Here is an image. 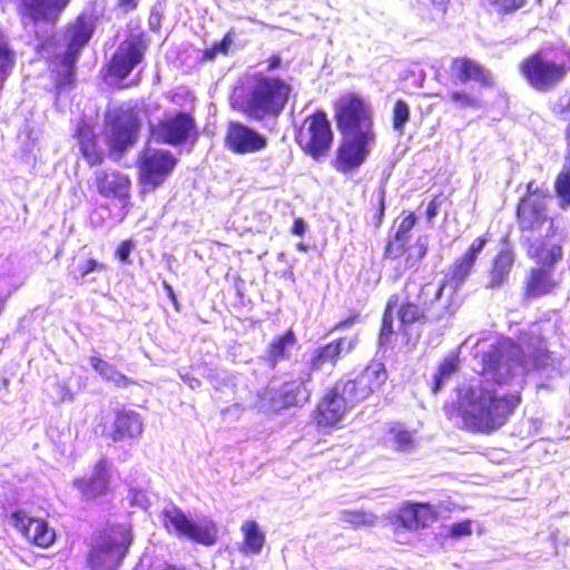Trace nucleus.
I'll return each mask as SVG.
<instances>
[{
  "mask_svg": "<svg viewBox=\"0 0 570 570\" xmlns=\"http://www.w3.org/2000/svg\"><path fill=\"white\" fill-rule=\"evenodd\" d=\"M546 342L533 325L515 344L507 337H491L480 355V377L458 389L456 405L448 411L471 431L491 432L501 428L519 405L528 371L548 365Z\"/></svg>",
  "mask_w": 570,
  "mask_h": 570,
  "instance_id": "obj_1",
  "label": "nucleus"
},
{
  "mask_svg": "<svg viewBox=\"0 0 570 570\" xmlns=\"http://www.w3.org/2000/svg\"><path fill=\"white\" fill-rule=\"evenodd\" d=\"M291 85L263 70L246 73L235 88L233 104L243 114L255 120L278 116L285 108Z\"/></svg>",
  "mask_w": 570,
  "mask_h": 570,
  "instance_id": "obj_2",
  "label": "nucleus"
},
{
  "mask_svg": "<svg viewBox=\"0 0 570 570\" xmlns=\"http://www.w3.org/2000/svg\"><path fill=\"white\" fill-rule=\"evenodd\" d=\"M488 242L489 237L487 235L475 238L466 252L454 261L444 282L424 285L421 291L424 304L439 299L446 288H449L450 295L454 294L471 274L478 256Z\"/></svg>",
  "mask_w": 570,
  "mask_h": 570,
  "instance_id": "obj_3",
  "label": "nucleus"
},
{
  "mask_svg": "<svg viewBox=\"0 0 570 570\" xmlns=\"http://www.w3.org/2000/svg\"><path fill=\"white\" fill-rule=\"evenodd\" d=\"M96 28V18L92 13L82 12L76 21L69 24L66 33L67 49L62 56H57L55 63L61 67L57 79V86L63 87L73 79V66L78 53L90 40Z\"/></svg>",
  "mask_w": 570,
  "mask_h": 570,
  "instance_id": "obj_4",
  "label": "nucleus"
},
{
  "mask_svg": "<svg viewBox=\"0 0 570 570\" xmlns=\"http://www.w3.org/2000/svg\"><path fill=\"white\" fill-rule=\"evenodd\" d=\"M131 543L130 527L120 524L106 532L92 548L88 562L91 570H116Z\"/></svg>",
  "mask_w": 570,
  "mask_h": 570,
  "instance_id": "obj_5",
  "label": "nucleus"
},
{
  "mask_svg": "<svg viewBox=\"0 0 570 570\" xmlns=\"http://www.w3.org/2000/svg\"><path fill=\"white\" fill-rule=\"evenodd\" d=\"M161 521L169 533L179 538L189 539L205 546H212L216 541L217 527L210 519L199 518L194 520L176 505L163 510Z\"/></svg>",
  "mask_w": 570,
  "mask_h": 570,
  "instance_id": "obj_6",
  "label": "nucleus"
},
{
  "mask_svg": "<svg viewBox=\"0 0 570 570\" xmlns=\"http://www.w3.org/2000/svg\"><path fill=\"white\" fill-rule=\"evenodd\" d=\"M337 127L343 134L374 132L373 110L366 101L353 94L338 99L335 108Z\"/></svg>",
  "mask_w": 570,
  "mask_h": 570,
  "instance_id": "obj_7",
  "label": "nucleus"
},
{
  "mask_svg": "<svg viewBox=\"0 0 570 570\" xmlns=\"http://www.w3.org/2000/svg\"><path fill=\"white\" fill-rule=\"evenodd\" d=\"M568 59V62H558L539 52L521 65V72L537 89H547L559 82L570 69V55Z\"/></svg>",
  "mask_w": 570,
  "mask_h": 570,
  "instance_id": "obj_8",
  "label": "nucleus"
},
{
  "mask_svg": "<svg viewBox=\"0 0 570 570\" xmlns=\"http://www.w3.org/2000/svg\"><path fill=\"white\" fill-rule=\"evenodd\" d=\"M296 139L298 145L314 159L324 156L333 140V134L326 115L318 111L306 118Z\"/></svg>",
  "mask_w": 570,
  "mask_h": 570,
  "instance_id": "obj_9",
  "label": "nucleus"
},
{
  "mask_svg": "<svg viewBox=\"0 0 570 570\" xmlns=\"http://www.w3.org/2000/svg\"><path fill=\"white\" fill-rule=\"evenodd\" d=\"M105 121L107 142L112 151H122L136 141L140 124L132 111L108 110Z\"/></svg>",
  "mask_w": 570,
  "mask_h": 570,
  "instance_id": "obj_10",
  "label": "nucleus"
},
{
  "mask_svg": "<svg viewBox=\"0 0 570 570\" xmlns=\"http://www.w3.org/2000/svg\"><path fill=\"white\" fill-rule=\"evenodd\" d=\"M176 157L168 150L146 148L139 157L140 183L146 188L155 189L173 173Z\"/></svg>",
  "mask_w": 570,
  "mask_h": 570,
  "instance_id": "obj_11",
  "label": "nucleus"
},
{
  "mask_svg": "<svg viewBox=\"0 0 570 570\" xmlns=\"http://www.w3.org/2000/svg\"><path fill=\"white\" fill-rule=\"evenodd\" d=\"M386 380L385 366L380 362H371L355 379L341 380L337 384L348 396V401L355 404L379 392Z\"/></svg>",
  "mask_w": 570,
  "mask_h": 570,
  "instance_id": "obj_12",
  "label": "nucleus"
},
{
  "mask_svg": "<svg viewBox=\"0 0 570 570\" xmlns=\"http://www.w3.org/2000/svg\"><path fill=\"white\" fill-rule=\"evenodd\" d=\"M375 138V132L368 131L367 134L357 135L344 134L335 159L336 169L346 173L358 168L370 155Z\"/></svg>",
  "mask_w": 570,
  "mask_h": 570,
  "instance_id": "obj_13",
  "label": "nucleus"
},
{
  "mask_svg": "<svg viewBox=\"0 0 570 570\" xmlns=\"http://www.w3.org/2000/svg\"><path fill=\"white\" fill-rule=\"evenodd\" d=\"M357 341L356 335L345 336L315 348L311 355L307 370L299 376V384L304 385L309 382L313 371H321L327 365L335 366L338 357L352 352Z\"/></svg>",
  "mask_w": 570,
  "mask_h": 570,
  "instance_id": "obj_14",
  "label": "nucleus"
},
{
  "mask_svg": "<svg viewBox=\"0 0 570 570\" xmlns=\"http://www.w3.org/2000/svg\"><path fill=\"white\" fill-rule=\"evenodd\" d=\"M8 523L37 547L49 548L56 540V531L46 520L31 517L23 510L12 511Z\"/></svg>",
  "mask_w": 570,
  "mask_h": 570,
  "instance_id": "obj_15",
  "label": "nucleus"
},
{
  "mask_svg": "<svg viewBox=\"0 0 570 570\" xmlns=\"http://www.w3.org/2000/svg\"><path fill=\"white\" fill-rule=\"evenodd\" d=\"M147 43L141 36H131L121 42L116 50L110 63L111 75L124 79L140 63L146 51Z\"/></svg>",
  "mask_w": 570,
  "mask_h": 570,
  "instance_id": "obj_16",
  "label": "nucleus"
},
{
  "mask_svg": "<svg viewBox=\"0 0 570 570\" xmlns=\"http://www.w3.org/2000/svg\"><path fill=\"white\" fill-rule=\"evenodd\" d=\"M226 147L239 155L255 154L266 148L265 136L238 121L229 122L225 136Z\"/></svg>",
  "mask_w": 570,
  "mask_h": 570,
  "instance_id": "obj_17",
  "label": "nucleus"
},
{
  "mask_svg": "<svg viewBox=\"0 0 570 570\" xmlns=\"http://www.w3.org/2000/svg\"><path fill=\"white\" fill-rule=\"evenodd\" d=\"M354 406L348 396L342 392L337 383L328 391L317 405L316 422L320 426H335L340 423L348 409Z\"/></svg>",
  "mask_w": 570,
  "mask_h": 570,
  "instance_id": "obj_18",
  "label": "nucleus"
},
{
  "mask_svg": "<svg viewBox=\"0 0 570 570\" xmlns=\"http://www.w3.org/2000/svg\"><path fill=\"white\" fill-rule=\"evenodd\" d=\"M194 129L193 118L179 112L175 116H167L157 125L151 127V136L156 141L178 145L185 141Z\"/></svg>",
  "mask_w": 570,
  "mask_h": 570,
  "instance_id": "obj_19",
  "label": "nucleus"
},
{
  "mask_svg": "<svg viewBox=\"0 0 570 570\" xmlns=\"http://www.w3.org/2000/svg\"><path fill=\"white\" fill-rule=\"evenodd\" d=\"M111 478V463L100 459L90 475L76 479L73 487L86 499H94L107 493Z\"/></svg>",
  "mask_w": 570,
  "mask_h": 570,
  "instance_id": "obj_20",
  "label": "nucleus"
},
{
  "mask_svg": "<svg viewBox=\"0 0 570 570\" xmlns=\"http://www.w3.org/2000/svg\"><path fill=\"white\" fill-rule=\"evenodd\" d=\"M69 2L70 0H21V16L23 21L28 19L33 24L39 21L53 24Z\"/></svg>",
  "mask_w": 570,
  "mask_h": 570,
  "instance_id": "obj_21",
  "label": "nucleus"
},
{
  "mask_svg": "<svg viewBox=\"0 0 570 570\" xmlns=\"http://www.w3.org/2000/svg\"><path fill=\"white\" fill-rule=\"evenodd\" d=\"M518 218L523 229H539L547 225V230L553 229L552 222L546 214V202L535 197H523L518 206Z\"/></svg>",
  "mask_w": 570,
  "mask_h": 570,
  "instance_id": "obj_22",
  "label": "nucleus"
},
{
  "mask_svg": "<svg viewBox=\"0 0 570 570\" xmlns=\"http://www.w3.org/2000/svg\"><path fill=\"white\" fill-rule=\"evenodd\" d=\"M559 286V281L548 267H534L530 271L527 279L524 294L533 298L550 294Z\"/></svg>",
  "mask_w": 570,
  "mask_h": 570,
  "instance_id": "obj_23",
  "label": "nucleus"
},
{
  "mask_svg": "<svg viewBox=\"0 0 570 570\" xmlns=\"http://www.w3.org/2000/svg\"><path fill=\"white\" fill-rule=\"evenodd\" d=\"M144 423L140 415L134 411L121 410L116 413L110 438L118 442L125 439H134L142 433Z\"/></svg>",
  "mask_w": 570,
  "mask_h": 570,
  "instance_id": "obj_24",
  "label": "nucleus"
},
{
  "mask_svg": "<svg viewBox=\"0 0 570 570\" xmlns=\"http://www.w3.org/2000/svg\"><path fill=\"white\" fill-rule=\"evenodd\" d=\"M530 257L542 264V267L552 266L562 256V249L559 238L556 235H547L544 239L534 240L529 249Z\"/></svg>",
  "mask_w": 570,
  "mask_h": 570,
  "instance_id": "obj_25",
  "label": "nucleus"
},
{
  "mask_svg": "<svg viewBox=\"0 0 570 570\" xmlns=\"http://www.w3.org/2000/svg\"><path fill=\"white\" fill-rule=\"evenodd\" d=\"M129 179L118 171H105L97 175V187L101 195L124 198L128 194Z\"/></svg>",
  "mask_w": 570,
  "mask_h": 570,
  "instance_id": "obj_26",
  "label": "nucleus"
},
{
  "mask_svg": "<svg viewBox=\"0 0 570 570\" xmlns=\"http://www.w3.org/2000/svg\"><path fill=\"white\" fill-rule=\"evenodd\" d=\"M77 136L80 144V150L90 166L99 165L104 159V150L97 144V137L92 128L82 124L77 129Z\"/></svg>",
  "mask_w": 570,
  "mask_h": 570,
  "instance_id": "obj_27",
  "label": "nucleus"
},
{
  "mask_svg": "<svg viewBox=\"0 0 570 570\" xmlns=\"http://www.w3.org/2000/svg\"><path fill=\"white\" fill-rule=\"evenodd\" d=\"M243 542L239 551L246 556L259 554L265 543V533L254 520H247L242 524Z\"/></svg>",
  "mask_w": 570,
  "mask_h": 570,
  "instance_id": "obj_28",
  "label": "nucleus"
},
{
  "mask_svg": "<svg viewBox=\"0 0 570 570\" xmlns=\"http://www.w3.org/2000/svg\"><path fill=\"white\" fill-rule=\"evenodd\" d=\"M453 68L462 82L470 80L479 81L484 86L492 85L491 73L483 69L475 61L470 59H456L453 62Z\"/></svg>",
  "mask_w": 570,
  "mask_h": 570,
  "instance_id": "obj_29",
  "label": "nucleus"
},
{
  "mask_svg": "<svg viewBox=\"0 0 570 570\" xmlns=\"http://www.w3.org/2000/svg\"><path fill=\"white\" fill-rule=\"evenodd\" d=\"M513 263V253L509 249H502L493 261L488 286L491 288L501 287L507 282Z\"/></svg>",
  "mask_w": 570,
  "mask_h": 570,
  "instance_id": "obj_30",
  "label": "nucleus"
},
{
  "mask_svg": "<svg viewBox=\"0 0 570 570\" xmlns=\"http://www.w3.org/2000/svg\"><path fill=\"white\" fill-rule=\"evenodd\" d=\"M296 346V336L293 331H287L283 335L274 337L267 348V360L274 365L279 361L289 358Z\"/></svg>",
  "mask_w": 570,
  "mask_h": 570,
  "instance_id": "obj_31",
  "label": "nucleus"
},
{
  "mask_svg": "<svg viewBox=\"0 0 570 570\" xmlns=\"http://www.w3.org/2000/svg\"><path fill=\"white\" fill-rule=\"evenodd\" d=\"M415 225V216L409 214L402 218L397 226L395 239L391 240L386 246V255L390 257H399L403 253V248L409 239V233Z\"/></svg>",
  "mask_w": 570,
  "mask_h": 570,
  "instance_id": "obj_32",
  "label": "nucleus"
},
{
  "mask_svg": "<svg viewBox=\"0 0 570 570\" xmlns=\"http://www.w3.org/2000/svg\"><path fill=\"white\" fill-rule=\"evenodd\" d=\"M387 440L397 451L409 452L414 448L413 433L404 429L401 424L391 426Z\"/></svg>",
  "mask_w": 570,
  "mask_h": 570,
  "instance_id": "obj_33",
  "label": "nucleus"
},
{
  "mask_svg": "<svg viewBox=\"0 0 570 570\" xmlns=\"http://www.w3.org/2000/svg\"><path fill=\"white\" fill-rule=\"evenodd\" d=\"M399 330L407 335V326L420 321L424 313L422 308L414 303L405 302L397 309Z\"/></svg>",
  "mask_w": 570,
  "mask_h": 570,
  "instance_id": "obj_34",
  "label": "nucleus"
},
{
  "mask_svg": "<svg viewBox=\"0 0 570 570\" xmlns=\"http://www.w3.org/2000/svg\"><path fill=\"white\" fill-rule=\"evenodd\" d=\"M291 385L289 384H286L283 386V390H282V393L285 394L284 399L283 400H274V397H272V401L269 404H266L264 403V399L266 396H272L274 395V392L273 391H269V390H266L263 392V396L262 397V401L259 403V407L262 410H266V411H276L281 407H285V406H289V405H293L297 402V395L301 393V390L299 387L297 389V393L296 394H291Z\"/></svg>",
  "mask_w": 570,
  "mask_h": 570,
  "instance_id": "obj_35",
  "label": "nucleus"
},
{
  "mask_svg": "<svg viewBox=\"0 0 570 570\" xmlns=\"http://www.w3.org/2000/svg\"><path fill=\"white\" fill-rule=\"evenodd\" d=\"M459 367L458 356L451 354L444 358L440 364L436 374L434 375L433 392L436 393L443 385V383L456 372Z\"/></svg>",
  "mask_w": 570,
  "mask_h": 570,
  "instance_id": "obj_36",
  "label": "nucleus"
},
{
  "mask_svg": "<svg viewBox=\"0 0 570 570\" xmlns=\"http://www.w3.org/2000/svg\"><path fill=\"white\" fill-rule=\"evenodd\" d=\"M90 364L95 371L98 372L105 380L112 381L116 384H120L126 380V377L119 373L114 365L101 360L100 357L91 356Z\"/></svg>",
  "mask_w": 570,
  "mask_h": 570,
  "instance_id": "obj_37",
  "label": "nucleus"
},
{
  "mask_svg": "<svg viewBox=\"0 0 570 570\" xmlns=\"http://www.w3.org/2000/svg\"><path fill=\"white\" fill-rule=\"evenodd\" d=\"M341 520L351 525L361 527L374 524L376 517L371 512L344 510L341 513Z\"/></svg>",
  "mask_w": 570,
  "mask_h": 570,
  "instance_id": "obj_38",
  "label": "nucleus"
},
{
  "mask_svg": "<svg viewBox=\"0 0 570 570\" xmlns=\"http://www.w3.org/2000/svg\"><path fill=\"white\" fill-rule=\"evenodd\" d=\"M392 114L393 129L402 135L410 119V106L400 99L394 104Z\"/></svg>",
  "mask_w": 570,
  "mask_h": 570,
  "instance_id": "obj_39",
  "label": "nucleus"
},
{
  "mask_svg": "<svg viewBox=\"0 0 570 570\" xmlns=\"http://www.w3.org/2000/svg\"><path fill=\"white\" fill-rule=\"evenodd\" d=\"M127 499L131 507L146 511L151 505L155 494L141 488H130Z\"/></svg>",
  "mask_w": 570,
  "mask_h": 570,
  "instance_id": "obj_40",
  "label": "nucleus"
},
{
  "mask_svg": "<svg viewBox=\"0 0 570 570\" xmlns=\"http://www.w3.org/2000/svg\"><path fill=\"white\" fill-rule=\"evenodd\" d=\"M395 305L396 301L390 298L382 321V328L380 334L381 344H385L389 341V336L393 333V309Z\"/></svg>",
  "mask_w": 570,
  "mask_h": 570,
  "instance_id": "obj_41",
  "label": "nucleus"
},
{
  "mask_svg": "<svg viewBox=\"0 0 570 570\" xmlns=\"http://www.w3.org/2000/svg\"><path fill=\"white\" fill-rule=\"evenodd\" d=\"M415 515L417 521V529L431 524L436 519V511L432 505L426 503L414 504Z\"/></svg>",
  "mask_w": 570,
  "mask_h": 570,
  "instance_id": "obj_42",
  "label": "nucleus"
},
{
  "mask_svg": "<svg viewBox=\"0 0 570 570\" xmlns=\"http://www.w3.org/2000/svg\"><path fill=\"white\" fill-rule=\"evenodd\" d=\"M105 269V265L94 258L86 259L79 263L76 267V277L83 279L94 272H100Z\"/></svg>",
  "mask_w": 570,
  "mask_h": 570,
  "instance_id": "obj_43",
  "label": "nucleus"
},
{
  "mask_svg": "<svg viewBox=\"0 0 570 570\" xmlns=\"http://www.w3.org/2000/svg\"><path fill=\"white\" fill-rule=\"evenodd\" d=\"M446 535L460 539L463 537H468L472 533V521L465 520L458 523H452L445 528Z\"/></svg>",
  "mask_w": 570,
  "mask_h": 570,
  "instance_id": "obj_44",
  "label": "nucleus"
},
{
  "mask_svg": "<svg viewBox=\"0 0 570 570\" xmlns=\"http://www.w3.org/2000/svg\"><path fill=\"white\" fill-rule=\"evenodd\" d=\"M399 520L405 529L417 530V521L414 504L401 509Z\"/></svg>",
  "mask_w": 570,
  "mask_h": 570,
  "instance_id": "obj_45",
  "label": "nucleus"
},
{
  "mask_svg": "<svg viewBox=\"0 0 570 570\" xmlns=\"http://www.w3.org/2000/svg\"><path fill=\"white\" fill-rule=\"evenodd\" d=\"M413 254H410L407 261H411V266L420 262L428 252V239L426 237H419L415 245L412 247Z\"/></svg>",
  "mask_w": 570,
  "mask_h": 570,
  "instance_id": "obj_46",
  "label": "nucleus"
},
{
  "mask_svg": "<svg viewBox=\"0 0 570 570\" xmlns=\"http://www.w3.org/2000/svg\"><path fill=\"white\" fill-rule=\"evenodd\" d=\"M232 42L233 36L230 33H227L220 42L215 43L210 49L205 51V57L208 59H213L218 53H227Z\"/></svg>",
  "mask_w": 570,
  "mask_h": 570,
  "instance_id": "obj_47",
  "label": "nucleus"
},
{
  "mask_svg": "<svg viewBox=\"0 0 570 570\" xmlns=\"http://www.w3.org/2000/svg\"><path fill=\"white\" fill-rule=\"evenodd\" d=\"M452 102L459 105L460 107H478L479 102L475 98L469 96L465 92L461 91H452L449 95Z\"/></svg>",
  "mask_w": 570,
  "mask_h": 570,
  "instance_id": "obj_48",
  "label": "nucleus"
},
{
  "mask_svg": "<svg viewBox=\"0 0 570 570\" xmlns=\"http://www.w3.org/2000/svg\"><path fill=\"white\" fill-rule=\"evenodd\" d=\"M499 11H511L521 8L527 0H489Z\"/></svg>",
  "mask_w": 570,
  "mask_h": 570,
  "instance_id": "obj_49",
  "label": "nucleus"
},
{
  "mask_svg": "<svg viewBox=\"0 0 570 570\" xmlns=\"http://www.w3.org/2000/svg\"><path fill=\"white\" fill-rule=\"evenodd\" d=\"M524 197H535L539 202H546L547 195L535 181H529L527 185V195Z\"/></svg>",
  "mask_w": 570,
  "mask_h": 570,
  "instance_id": "obj_50",
  "label": "nucleus"
},
{
  "mask_svg": "<svg viewBox=\"0 0 570 570\" xmlns=\"http://www.w3.org/2000/svg\"><path fill=\"white\" fill-rule=\"evenodd\" d=\"M134 248V244L131 240H124L117 248L116 255L119 261L126 263L129 258V255Z\"/></svg>",
  "mask_w": 570,
  "mask_h": 570,
  "instance_id": "obj_51",
  "label": "nucleus"
},
{
  "mask_svg": "<svg viewBox=\"0 0 570 570\" xmlns=\"http://www.w3.org/2000/svg\"><path fill=\"white\" fill-rule=\"evenodd\" d=\"M306 230V224L302 218H296L292 232L297 236H303Z\"/></svg>",
  "mask_w": 570,
  "mask_h": 570,
  "instance_id": "obj_52",
  "label": "nucleus"
},
{
  "mask_svg": "<svg viewBox=\"0 0 570 570\" xmlns=\"http://www.w3.org/2000/svg\"><path fill=\"white\" fill-rule=\"evenodd\" d=\"M281 66V58L278 56H273L267 60V70L265 72L272 73L273 70L277 69Z\"/></svg>",
  "mask_w": 570,
  "mask_h": 570,
  "instance_id": "obj_53",
  "label": "nucleus"
},
{
  "mask_svg": "<svg viewBox=\"0 0 570 570\" xmlns=\"http://www.w3.org/2000/svg\"><path fill=\"white\" fill-rule=\"evenodd\" d=\"M118 4L126 11H129L137 8L138 0H118Z\"/></svg>",
  "mask_w": 570,
  "mask_h": 570,
  "instance_id": "obj_54",
  "label": "nucleus"
},
{
  "mask_svg": "<svg viewBox=\"0 0 570 570\" xmlns=\"http://www.w3.org/2000/svg\"><path fill=\"white\" fill-rule=\"evenodd\" d=\"M433 2L434 6L438 7V9L442 12L445 11V7L449 2V0H431Z\"/></svg>",
  "mask_w": 570,
  "mask_h": 570,
  "instance_id": "obj_55",
  "label": "nucleus"
},
{
  "mask_svg": "<svg viewBox=\"0 0 570 570\" xmlns=\"http://www.w3.org/2000/svg\"><path fill=\"white\" fill-rule=\"evenodd\" d=\"M426 213L429 218H432L436 215V206L433 202L429 205Z\"/></svg>",
  "mask_w": 570,
  "mask_h": 570,
  "instance_id": "obj_56",
  "label": "nucleus"
},
{
  "mask_svg": "<svg viewBox=\"0 0 570 570\" xmlns=\"http://www.w3.org/2000/svg\"><path fill=\"white\" fill-rule=\"evenodd\" d=\"M352 320H347V321H343L341 323H338L335 328H343L345 327L348 323H351Z\"/></svg>",
  "mask_w": 570,
  "mask_h": 570,
  "instance_id": "obj_57",
  "label": "nucleus"
},
{
  "mask_svg": "<svg viewBox=\"0 0 570 570\" xmlns=\"http://www.w3.org/2000/svg\"><path fill=\"white\" fill-rule=\"evenodd\" d=\"M189 385L191 389L199 386V381L196 379L190 380Z\"/></svg>",
  "mask_w": 570,
  "mask_h": 570,
  "instance_id": "obj_58",
  "label": "nucleus"
},
{
  "mask_svg": "<svg viewBox=\"0 0 570 570\" xmlns=\"http://www.w3.org/2000/svg\"><path fill=\"white\" fill-rule=\"evenodd\" d=\"M568 153L570 151V125L567 128Z\"/></svg>",
  "mask_w": 570,
  "mask_h": 570,
  "instance_id": "obj_59",
  "label": "nucleus"
},
{
  "mask_svg": "<svg viewBox=\"0 0 570 570\" xmlns=\"http://www.w3.org/2000/svg\"><path fill=\"white\" fill-rule=\"evenodd\" d=\"M48 48H49V43H48V42H43V43L41 45V50H42V51L48 50Z\"/></svg>",
  "mask_w": 570,
  "mask_h": 570,
  "instance_id": "obj_60",
  "label": "nucleus"
},
{
  "mask_svg": "<svg viewBox=\"0 0 570 570\" xmlns=\"http://www.w3.org/2000/svg\"><path fill=\"white\" fill-rule=\"evenodd\" d=\"M297 247H298V249H299V250H305V246H304V244H302V243H299V244L297 245Z\"/></svg>",
  "mask_w": 570,
  "mask_h": 570,
  "instance_id": "obj_61",
  "label": "nucleus"
}]
</instances>
